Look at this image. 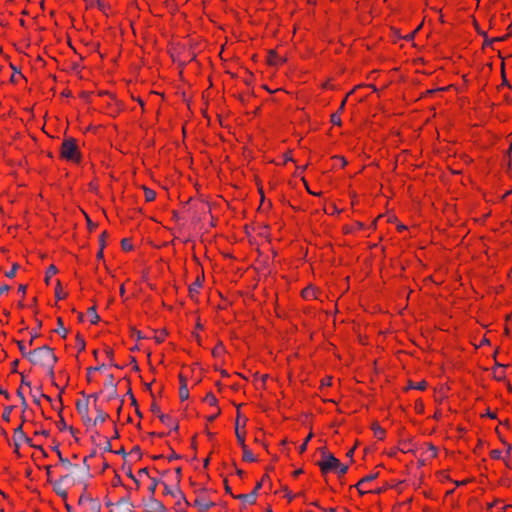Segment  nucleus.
I'll list each match as a JSON object with an SVG mask.
<instances>
[{"instance_id":"obj_1","label":"nucleus","mask_w":512,"mask_h":512,"mask_svg":"<svg viewBox=\"0 0 512 512\" xmlns=\"http://www.w3.org/2000/svg\"><path fill=\"white\" fill-rule=\"evenodd\" d=\"M28 360L33 365H40L41 367H50L55 365L57 357L55 356L53 349L47 345L36 348L28 353Z\"/></svg>"},{"instance_id":"obj_49","label":"nucleus","mask_w":512,"mask_h":512,"mask_svg":"<svg viewBox=\"0 0 512 512\" xmlns=\"http://www.w3.org/2000/svg\"><path fill=\"white\" fill-rule=\"evenodd\" d=\"M490 454L493 459H499L501 457L500 450H492Z\"/></svg>"},{"instance_id":"obj_29","label":"nucleus","mask_w":512,"mask_h":512,"mask_svg":"<svg viewBox=\"0 0 512 512\" xmlns=\"http://www.w3.org/2000/svg\"><path fill=\"white\" fill-rule=\"evenodd\" d=\"M76 344L79 351H83L85 349V340L79 334L76 336Z\"/></svg>"},{"instance_id":"obj_61","label":"nucleus","mask_w":512,"mask_h":512,"mask_svg":"<svg viewBox=\"0 0 512 512\" xmlns=\"http://www.w3.org/2000/svg\"><path fill=\"white\" fill-rule=\"evenodd\" d=\"M219 414H220V410H218L215 414L208 416V417H207V420H208V421H210V422H212V421H214V420L216 419V417H217Z\"/></svg>"},{"instance_id":"obj_43","label":"nucleus","mask_w":512,"mask_h":512,"mask_svg":"<svg viewBox=\"0 0 512 512\" xmlns=\"http://www.w3.org/2000/svg\"><path fill=\"white\" fill-rule=\"evenodd\" d=\"M57 426L60 430H66L68 429L69 427L67 426V424L65 423V420L64 418L61 416V419L59 420V422L57 423Z\"/></svg>"},{"instance_id":"obj_50","label":"nucleus","mask_w":512,"mask_h":512,"mask_svg":"<svg viewBox=\"0 0 512 512\" xmlns=\"http://www.w3.org/2000/svg\"><path fill=\"white\" fill-rule=\"evenodd\" d=\"M503 40H505V37L494 38L492 40H489V39L486 38L485 41H484V45H489V44H491L494 41H503Z\"/></svg>"},{"instance_id":"obj_30","label":"nucleus","mask_w":512,"mask_h":512,"mask_svg":"<svg viewBox=\"0 0 512 512\" xmlns=\"http://www.w3.org/2000/svg\"><path fill=\"white\" fill-rule=\"evenodd\" d=\"M427 386V383L425 381H421L417 384H414L412 382L409 383V388H414V389H418V390H424Z\"/></svg>"},{"instance_id":"obj_56","label":"nucleus","mask_w":512,"mask_h":512,"mask_svg":"<svg viewBox=\"0 0 512 512\" xmlns=\"http://www.w3.org/2000/svg\"><path fill=\"white\" fill-rule=\"evenodd\" d=\"M45 470H46V474H47V478H48V481L51 483V466L48 465V466H45Z\"/></svg>"},{"instance_id":"obj_9","label":"nucleus","mask_w":512,"mask_h":512,"mask_svg":"<svg viewBox=\"0 0 512 512\" xmlns=\"http://www.w3.org/2000/svg\"><path fill=\"white\" fill-rule=\"evenodd\" d=\"M180 388H179V397L181 401H185L189 398V389L187 386V379L180 374L179 375Z\"/></svg>"},{"instance_id":"obj_35","label":"nucleus","mask_w":512,"mask_h":512,"mask_svg":"<svg viewBox=\"0 0 512 512\" xmlns=\"http://www.w3.org/2000/svg\"><path fill=\"white\" fill-rule=\"evenodd\" d=\"M224 351V348L221 344L217 345L213 350L212 354L214 357H219Z\"/></svg>"},{"instance_id":"obj_11","label":"nucleus","mask_w":512,"mask_h":512,"mask_svg":"<svg viewBox=\"0 0 512 512\" xmlns=\"http://www.w3.org/2000/svg\"><path fill=\"white\" fill-rule=\"evenodd\" d=\"M104 386L111 390V392H110V394L108 396V399L110 400V399L116 398V396H117V389H116L117 385L114 382V377H113L112 374H109L107 376V379H106V381L104 383Z\"/></svg>"},{"instance_id":"obj_20","label":"nucleus","mask_w":512,"mask_h":512,"mask_svg":"<svg viewBox=\"0 0 512 512\" xmlns=\"http://www.w3.org/2000/svg\"><path fill=\"white\" fill-rule=\"evenodd\" d=\"M117 504L124 508L123 512H133L134 505L128 498H121Z\"/></svg>"},{"instance_id":"obj_41","label":"nucleus","mask_w":512,"mask_h":512,"mask_svg":"<svg viewBox=\"0 0 512 512\" xmlns=\"http://www.w3.org/2000/svg\"><path fill=\"white\" fill-rule=\"evenodd\" d=\"M335 470H336L340 475H344V474H345V473H347V471H348V466L340 463V466H336V469H335Z\"/></svg>"},{"instance_id":"obj_16","label":"nucleus","mask_w":512,"mask_h":512,"mask_svg":"<svg viewBox=\"0 0 512 512\" xmlns=\"http://www.w3.org/2000/svg\"><path fill=\"white\" fill-rule=\"evenodd\" d=\"M95 410H96L97 415H96V418L92 421L93 425L103 423L109 417V415L106 412H104L102 408L98 407L96 404H95Z\"/></svg>"},{"instance_id":"obj_24","label":"nucleus","mask_w":512,"mask_h":512,"mask_svg":"<svg viewBox=\"0 0 512 512\" xmlns=\"http://www.w3.org/2000/svg\"><path fill=\"white\" fill-rule=\"evenodd\" d=\"M88 314L91 316V323L92 324H96L100 320V317H99V315L96 312L95 306H92V307H90L88 309Z\"/></svg>"},{"instance_id":"obj_37","label":"nucleus","mask_w":512,"mask_h":512,"mask_svg":"<svg viewBox=\"0 0 512 512\" xmlns=\"http://www.w3.org/2000/svg\"><path fill=\"white\" fill-rule=\"evenodd\" d=\"M60 281H57V286H56V289H55V297L57 300H60V299H63L65 298V294H61V291H60Z\"/></svg>"},{"instance_id":"obj_40","label":"nucleus","mask_w":512,"mask_h":512,"mask_svg":"<svg viewBox=\"0 0 512 512\" xmlns=\"http://www.w3.org/2000/svg\"><path fill=\"white\" fill-rule=\"evenodd\" d=\"M331 122L335 125L341 124V118L338 112L331 115Z\"/></svg>"},{"instance_id":"obj_54","label":"nucleus","mask_w":512,"mask_h":512,"mask_svg":"<svg viewBox=\"0 0 512 512\" xmlns=\"http://www.w3.org/2000/svg\"><path fill=\"white\" fill-rule=\"evenodd\" d=\"M21 384L22 385H25L27 387H31V383L30 381L26 380L25 376L23 375V373H21Z\"/></svg>"},{"instance_id":"obj_36","label":"nucleus","mask_w":512,"mask_h":512,"mask_svg":"<svg viewBox=\"0 0 512 512\" xmlns=\"http://www.w3.org/2000/svg\"><path fill=\"white\" fill-rule=\"evenodd\" d=\"M17 345L19 347V350H20L22 356L28 358V353L29 352L26 350V347L24 346L23 342L22 341H17Z\"/></svg>"},{"instance_id":"obj_13","label":"nucleus","mask_w":512,"mask_h":512,"mask_svg":"<svg viewBox=\"0 0 512 512\" xmlns=\"http://www.w3.org/2000/svg\"><path fill=\"white\" fill-rule=\"evenodd\" d=\"M214 505H215L214 502L207 501V500L202 499V498H197L194 501V506L197 507L200 512H206L208 509H210Z\"/></svg>"},{"instance_id":"obj_33","label":"nucleus","mask_w":512,"mask_h":512,"mask_svg":"<svg viewBox=\"0 0 512 512\" xmlns=\"http://www.w3.org/2000/svg\"><path fill=\"white\" fill-rule=\"evenodd\" d=\"M12 409H13V406H7L4 409V412H3V415H2L3 420H5V421H9L10 420V413H11Z\"/></svg>"},{"instance_id":"obj_18","label":"nucleus","mask_w":512,"mask_h":512,"mask_svg":"<svg viewBox=\"0 0 512 512\" xmlns=\"http://www.w3.org/2000/svg\"><path fill=\"white\" fill-rule=\"evenodd\" d=\"M377 477H378V473L369 474V475L363 477L354 487H356L359 490L360 494H364L365 492L360 490V486L363 485L364 483L373 481Z\"/></svg>"},{"instance_id":"obj_44","label":"nucleus","mask_w":512,"mask_h":512,"mask_svg":"<svg viewBox=\"0 0 512 512\" xmlns=\"http://www.w3.org/2000/svg\"><path fill=\"white\" fill-rule=\"evenodd\" d=\"M107 237V232H103L101 235H100V238H99V244H100V247L101 249H104L106 243H105V238Z\"/></svg>"},{"instance_id":"obj_52","label":"nucleus","mask_w":512,"mask_h":512,"mask_svg":"<svg viewBox=\"0 0 512 512\" xmlns=\"http://www.w3.org/2000/svg\"><path fill=\"white\" fill-rule=\"evenodd\" d=\"M81 395H83L84 397H86L85 400H88L89 401V398H93L94 401L96 402L97 399H98V393H95V394H92V395H86L84 392H81Z\"/></svg>"},{"instance_id":"obj_15","label":"nucleus","mask_w":512,"mask_h":512,"mask_svg":"<svg viewBox=\"0 0 512 512\" xmlns=\"http://www.w3.org/2000/svg\"><path fill=\"white\" fill-rule=\"evenodd\" d=\"M53 485L54 492L60 496L63 500H66L68 497L67 491L62 487L61 481H51Z\"/></svg>"},{"instance_id":"obj_14","label":"nucleus","mask_w":512,"mask_h":512,"mask_svg":"<svg viewBox=\"0 0 512 512\" xmlns=\"http://www.w3.org/2000/svg\"><path fill=\"white\" fill-rule=\"evenodd\" d=\"M53 450L57 453L59 461L64 467H66L67 469L78 468V465L72 464L67 458L63 457L61 451L59 450V445H55L53 447Z\"/></svg>"},{"instance_id":"obj_62","label":"nucleus","mask_w":512,"mask_h":512,"mask_svg":"<svg viewBox=\"0 0 512 512\" xmlns=\"http://www.w3.org/2000/svg\"><path fill=\"white\" fill-rule=\"evenodd\" d=\"M414 35H415V34L408 33V34H406V36L404 37V39H405L406 41H408V42H413V40H414Z\"/></svg>"},{"instance_id":"obj_28","label":"nucleus","mask_w":512,"mask_h":512,"mask_svg":"<svg viewBox=\"0 0 512 512\" xmlns=\"http://www.w3.org/2000/svg\"><path fill=\"white\" fill-rule=\"evenodd\" d=\"M106 368V365L104 363L100 364L99 366H96V367H89L87 369V380L90 382L91 381V376L90 374L92 373V370H98V371H103L104 369Z\"/></svg>"},{"instance_id":"obj_60","label":"nucleus","mask_w":512,"mask_h":512,"mask_svg":"<svg viewBox=\"0 0 512 512\" xmlns=\"http://www.w3.org/2000/svg\"><path fill=\"white\" fill-rule=\"evenodd\" d=\"M131 453H135V454H137L139 457H141L140 447H139V446H134V447H133V449L131 450Z\"/></svg>"},{"instance_id":"obj_57","label":"nucleus","mask_w":512,"mask_h":512,"mask_svg":"<svg viewBox=\"0 0 512 512\" xmlns=\"http://www.w3.org/2000/svg\"><path fill=\"white\" fill-rule=\"evenodd\" d=\"M87 498H91V497H90V496H87V495H85V494H82V495L80 496V498H79L78 503L81 505V504H83L84 502H87Z\"/></svg>"},{"instance_id":"obj_7","label":"nucleus","mask_w":512,"mask_h":512,"mask_svg":"<svg viewBox=\"0 0 512 512\" xmlns=\"http://www.w3.org/2000/svg\"><path fill=\"white\" fill-rule=\"evenodd\" d=\"M238 443L240 444L243 450V460L247 462L255 461V456L252 454V452L248 449L247 445L245 444L243 434H238Z\"/></svg>"},{"instance_id":"obj_17","label":"nucleus","mask_w":512,"mask_h":512,"mask_svg":"<svg viewBox=\"0 0 512 512\" xmlns=\"http://www.w3.org/2000/svg\"><path fill=\"white\" fill-rule=\"evenodd\" d=\"M160 421L168 426H171L173 430H178L179 426L178 423L173 421L172 418L169 415L166 414H159Z\"/></svg>"},{"instance_id":"obj_58","label":"nucleus","mask_w":512,"mask_h":512,"mask_svg":"<svg viewBox=\"0 0 512 512\" xmlns=\"http://www.w3.org/2000/svg\"><path fill=\"white\" fill-rule=\"evenodd\" d=\"M45 369H47L48 371V375L50 376V378H53L54 377V365H51L50 367H44Z\"/></svg>"},{"instance_id":"obj_64","label":"nucleus","mask_w":512,"mask_h":512,"mask_svg":"<svg viewBox=\"0 0 512 512\" xmlns=\"http://www.w3.org/2000/svg\"><path fill=\"white\" fill-rule=\"evenodd\" d=\"M319 451L321 452L323 459L326 458L330 454V453H327V451L324 447L320 448Z\"/></svg>"},{"instance_id":"obj_4","label":"nucleus","mask_w":512,"mask_h":512,"mask_svg":"<svg viewBox=\"0 0 512 512\" xmlns=\"http://www.w3.org/2000/svg\"><path fill=\"white\" fill-rule=\"evenodd\" d=\"M262 487V482H258L253 489V491H249L248 494H239L233 495L235 499L241 500L244 503L254 504L257 498L258 490Z\"/></svg>"},{"instance_id":"obj_34","label":"nucleus","mask_w":512,"mask_h":512,"mask_svg":"<svg viewBox=\"0 0 512 512\" xmlns=\"http://www.w3.org/2000/svg\"><path fill=\"white\" fill-rule=\"evenodd\" d=\"M312 433H309V435L306 437V439L303 441V444L299 447V452L300 453H303L306 448H307V444L308 442L310 441V439L312 438Z\"/></svg>"},{"instance_id":"obj_10","label":"nucleus","mask_w":512,"mask_h":512,"mask_svg":"<svg viewBox=\"0 0 512 512\" xmlns=\"http://www.w3.org/2000/svg\"><path fill=\"white\" fill-rule=\"evenodd\" d=\"M164 493H165V494H167V495H171V496H173L174 498H178L179 500H178V502H177V505H179V504H180V501H181V500H184V501H185V503H186L187 505H189V502L185 499L184 494H183V493L181 492V490H180V489H178V488H176V489H174V490H173V489H171L168 485H166V484H165V486H164Z\"/></svg>"},{"instance_id":"obj_59","label":"nucleus","mask_w":512,"mask_h":512,"mask_svg":"<svg viewBox=\"0 0 512 512\" xmlns=\"http://www.w3.org/2000/svg\"><path fill=\"white\" fill-rule=\"evenodd\" d=\"M104 451L105 452H112L111 443H110V441L108 439L106 440Z\"/></svg>"},{"instance_id":"obj_55","label":"nucleus","mask_w":512,"mask_h":512,"mask_svg":"<svg viewBox=\"0 0 512 512\" xmlns=\"http://www.w3.org/2000/svg\"><path fill=\"white\" fill-rule=\"evenodd\" d=\"M10 290V287L7 285V284H3L1 287H0V295H2L3 293L5 292H8Z\"/></svg>"},{"instance_id":"obj_21","label":"nucleus","mask_w":512,"mask_h":512,"mask_svg":"<svg viewBox=\"0 0 512 512\" xmlns=\"http://www.w3.org/2000/svg\"><path fill=\"white\" fill-rule=\"evenodd\" d=\"M55 332L60 334L62 338H66L67 336V329L64 328L63 320L61 318H58L57 320V328L55 329Z\"/></svg>"},{"instance_id":"obj_32","label":"nucleus","mask_w":512,"mask_h":512,"mask_svg":"<svg viewBox=\"0 0 512 512\" xmlns=\"http://www.w3.org/2000/svg\"><path fill=\"white\" fill-rule=\"evenodd\" d=\"M19 268V265L17 263L13 264L12 269L10 271L6 272L5 275L8 278H13L16 275V271Z\"/></svg>"},{"instance_id":"obj_23","label":"nucleus","mask_w":512,"mask_h":512,"mask_svg":"<svg viewBox=\"0 0 512 512\" xmlns=\"http://www.w3.org/2000/svg\"><path fill=\"white\" fill-rule=\"evenodd\" d=\"M372 429L374 431L375 436H377L380 440L384 438L385 430L381 428L377 423H373Z\"/></svg>"},{"instance_id":"obj_63","label":"nucleus","mask_w":512,"mask_h":512,"mask_svg":"<svg viewBox=\"0 0 512 512\" xmlns=\"http://www.w3.org/2000/svg\"><path fill=\"white\" fill-rule=\"evenodd\" d=\"M334 158H335V159L340 160V164H341L343 167L347 164V161L345 160V158H344V157L335 156Z\"/></svg>"},{"instance_id":"obj_38","label":"nucleus","mask_w":512,"mask_h":512,"mask_svg":"<svg viewBox=\"0 0 512 512\" xmlns=\"http://www.w3.org/2000/svg\"><path fill=\"white\" fill-rule=\"evenodd\" d=\"M205 401H207L210 405H216L217 399L212 393H208L205 397Z\"/></svg>"},{"instance_id":"obj_53","label":"nucleus","mask_w":512,"mask_h":512,"mask_svg":"<svg viewBox=\"0 0 512 512\" xmlns=\"http://www.w3.org/2000/svg\"><path fill=\"white\" fill-rule=\"evenodd\" d=\"M27 286L24 284L19 285L18 292L24 296L26 294Z\"/></svg>"},{"instance_id":"obj_12","label":"nucleus","mask_w":512,"mask_h":512,"mask_svg":"<svg viewBox=\"0 0 512 512\" xmlns=\"http://www.w3.org/2000/svg\"><path fill=\"white\" fill-rule=\"evenodd\" d=\"M25 437L26 435L23 432V426L21 424L14 430V445L16 453H19L20 442L23 441Z\"/></svg>"},{"instance_id":"obj_48","label":"nucleus","mask_w":512,"mask_h":512,"mask_svg":"<svg viewBox=\"0 0 512 512\" xmlns=\"http://www.w3.org/2000/svg\"><path fill=\"white\" fill-rule=\"evenodd\" d=\"M240 413L238 412V415H237V419H236V422H235V434H236V437L238 438V434H241V431H239V419H240Z\"/></svg>"},{"instance_id":"obj_42","label":"nucleus","mask_w":512,"mask_h":512,"mask_svg":"<svg viewBox=\"0 0 512 512\" xmlns=\"http://www.w3.org/2000/svg\"><path fill=\"white\" fill-rule=\"evenodd\" d=\"M96 4H97V7L100 11H102L103 13H106L107 12V6L106 4L101 1V0H97L96 1Z\"/></svg>"},{"instance_id":"obj_8","label":"nucleus","mask_w":512,"mask_h":512,"mask_svg":"<svg viewBox=\"0 0 512 512\" xmlns=\"http://www.w3.org/2000/svg\"><path fill=\"white\" fill-rule=\"evenodd\" d=\"M146 508H147L148 512H152V511L166 512V508L163 505V503L161 501L155 499L153 496L150 497V499L146 503Z\"/></svg>"},{"instance_id":"obj_51","label":"nucleus","mask_w":512,"mask_h":512,"mask_svg":"<svg viewBox=\"0 0 512 512\" xmlns=\"http://www.w3.org/2000/svg\"><path fill=\"white\" fill-rule=\"evenodd\" d=\"M18 364H19V360H14L12 363H11V371L12 373H16L18 372L17 371V367H18Z\"/></svg>"},{"instance_id":"obj_47","label":"nucleus","mask_w":512,"mask_h":512,"mask_svg":"<svg viewBox=\"0 0 512 512\" xmlns=\"http://www.w3.org/2000/svg\"><path fill=\"white\" fill-rule=\"evenodd\" d=\"M165 336H166V332H165V331H162L159 335H155V340H156L158 343H161V342H163V341H164Z\"/></svg>"},{"instance_id":"obj_31","label":"nucleus","mask_w":512,"mask_h":512,"mask_svg":"<svg viewBox=\"0 0 512 512\" xmlns=\"http://www.w3.org/2000/svg\"><path fill=\"white\" fill-rule=\"evenodd\" d=\"M121 246H122L123 250H125V251H130L133 247L130 240L127 238L122 239Z\"/></svg>"},{"instance_id":"obj_39","label":"nucleus","mask_w":512,"mask_h":512,"mask_svg":"<svg viewBox=\"0 0 512 512\" xmlns=\"http://www.w3.org/2000/svg\"><path fill=\"white\" fill-rule=\"evenodd\" d=\"M158 483H159L158 479L152 478V483H151V485L148 488V490L151 493V495H153L155 493V490H156V487H157Z\"/></svg>"},{"instance_id":"obj_45","label":"nucleus","mask_w":512,"mask_h":512,"mask_svg":"<svg viewBox=\"0 0 512 512\" xmlns=\"http://www.w3.org/2000/svg\"><path fill=\"white\" fill-rule=\"evenodd\" d=\"M151 411H152L153 413H155L158 417H159V414H162V413L160 412V408H159V406H158L155 402H153V403H152V405H151Z\"/></svg>"},{"instance_id":"obj_5","label":"nucleus","mask_w":512,"mask_h":512,"mask_svg":"<svg viewBox=\"0 0 512 512\" xmlns=\"http://www.w3.org/2000/svg\"><path fill=\"white\" fill-rule=\"evenodd\" d=\"M76 409L78 413L82 416V419L85 424L90 425L92 424V420L89 417V402L88 400H78L76 402Z\"/></svg>"},{"instance_id":"obj_2","label":"nucleus","mask_w":512,"mask_h":512,"mask_svg":"<svg viewBox=\"0 0 512 512\" xmlns=\"http://www.w3.org/2000/svg\"><path fill=\"white\" fill-rule=\"evenodd\" d=\"M61 156L70 161L78 162L80 160V154L78 146L74 138H67L61 145Z\"/></svg>"},{"instance_id":"obj_6","label":"nucleus","mask_w":512,"mask_h":512,"mask_svg":"<svg viewBox=\"0 0 512 512\" xmlns=\"http://www.w3.org/2000/svg\"><path fill=\"white\" fill-rule=\"evenodd\" d=\"M77 469H78V473H77V476H76V480L79 483L85 482L87 479L92 477V475L90 473V466L87 463V458H84V460H83V467L80 468L78 466Z\"/></svg>"},{"instance_id":"obj_27","label":"nucleus","mask_w":512,"mask_h":512,"mask_svg":"<svg viewBox=\"0 0 512 512\" xmlns=\"http://www.w3.org/2000/svg\"><path fill=\"white\" fill-rule=\"evenodd\" d=\"M144 193H145V199L148 202L154 200L155 197H156V192L153 191L152 189L147 188V187H144Z\"/></svg>"},{"instance_id":"obj_46","label":"nucleus","mask_w":512,"mask_h":512,"mask_svg":"<svg viewBox=\"0 0 512 512\" xmlns=\"http://www.w3.org/2000/svg\"><path fill=\"white\" fill-rule=\"evenodd\" d=\"M131 334L133 337H136L137 340H140V339H143V335L140 331L136 330V329H132L131 331Z\"/></svg>"},{"instance_id":"obj_22","label":"nucleus","mask_w":512,"mask_h":512,"mask_svg":"<svg viewBox=\"0 0 512 512\" xmlns=\"http://www.w3.org/2000/svg\"><path fill=\"white\" fill-rule=\"evenodd\" d=\"M201 285H202V283H201L200 279L198 278L194 283H192L189 286V293L192 298L194 297L195 294L198 293V290L201 287Z\"/></svg>"},{"instance_id":"obj_25","label":"nucleus","mask_w":512,"mask_h":512,"mask_svg":"<svg viewBox=\"0 0 512 512\" xmlns=\"http://www.w3.org/2000/svg\"><path fill=\"white\" fill-rule=\"evenodd\" d=\"M58 272V269L56 268L55 265H50L46 271V277H45V282L48 284L49 283V280L50 278L55 275L56 273Z\"/></svg>"},{"instance_id":"obj_3","label":"nucleus","mask_w":512,"mask_h":512,"mask_svg":"<svg viewBox=\"0 0 512 512\" xmlns=\"http://www.w3.org/2000/svg\"><path fill=\"white\" fill-rule=\"evenodd\" d=\"M317 465L320 467L321 472L325 474L336 469V466H340V461L333 454H329L322 461H319Z\"/></svg>"},{"instance_id":"obj_19","label":"nucleus","mask_w":512,"mask_h":512,"mask_svg":"<svg viewBox=\"0 0 512 512\" xmlns=\"http://www.w3.org/2000/svg\"><path fill=\"white\" fill-rule=\"evenodd\" d=\"M87 502L89 504V507L86 512H99L101 509L100 503L93 499V498H87Z\"/></svg>"},{"instance_id":"obj_26","label":"nucleus","mask_w":512,"mask_h":512,"mask_svg":"<svg viewBox=\"0 0 512 512\" xmlns=\"http://www.w3.org/2000/svg\"><path fill=\"white\" fill-rule=\"evenodd\" d=\"M277 59H278V56L275 52V50H269L268 51V63L270 65H276L277 64Z\"/></svg>"}]
</instances>
